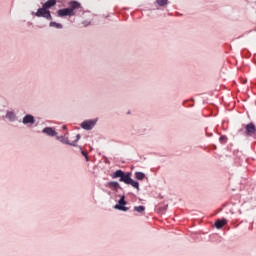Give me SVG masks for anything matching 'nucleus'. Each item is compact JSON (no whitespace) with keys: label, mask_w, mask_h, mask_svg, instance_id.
<instances>
[{"label":"nucleus","mask_w":256,"mask_h":256,"mask_svg":"<svg viewBox=\"0 0 256 256\" xmlns=\"http://www.w3.org/2000/svg\"><path fill=\"white\" fill-rule=\"evenodd\" d=\"M82 155H83L84 157H86V159H87V153H85V152L82 151Z\"/></svg>","instance_id":"nucleus-19"},{"label":"nucleus","mask_w":256,"mask_h":256,"mask_svg":"<svg viewBox=\"0 0 256 256\" xmlns=\"http://www.w3.org/2000/svg\"><path fill=\"white\" fill-rule=\"evenodd\" d=\"M135 178L138 181H143L145 179V174L143 172H136L135 173Z\"/></svg>","instance_id":"nucleus-12"},{"label":"nucleus","mask_w":256,"mask_h":256,"mask_svg":"<svg viewBox=\"0 0 256 256\" xmlns=\"http://www.w3.org/2000/svg\"><path fill=\"white\" fill-rule=\"evenodd\" d=\"M6 117H7V119H10V121L15 120V114L13 112H8Z\"/></svg>","instance_id":"nucleus-14"},{"label":"nucleus","mask_w":256,"mask_h":256,"mask_svg":"<svg viewBox=\"0 0 256 256\" xmlns=\"http://www.w3.org/2000/svg\"><path fill=\"white\" fill-rule=\"evenodd\" d=\"M51 27H56V29H63V24L57 22H50Z\"/></svg>","instance_id":"nucleus-13"},{"label":"nucleus","mask_w":256,"mask_h":256,"mask_svg":"<svg viewBox=\"0 0 256 256\" xmlns=\"http://www.w3.org/2000/svg\"><path fill=\"white\" fill-rule=\"evenodd\" d=\"M63 129H66V126H63Z\"/></svg>","instance_id":"nucleus-21"},{"label":"nucleus","mask_w":256,"mask_h":256,"mask_svg":"<svg viewBox=\"0 0 256 256\" xmlns=\"http://www.w3.org/2000/svg\"><path fill=\"white\" fill-rule=\"evenodd\" d=\"M23 123L24 125H27L29 123H31L33 125V123H35V118L31 115H26L24 118H23Z\"/></svg>","instance_id":"nucleus-10"},{"label":"nucleus","mask_w":256,"mask_h":256,"mask_svg":"<svg viewBox=\"0 0 256 256\" xmlns=\"http://www.w3.org/2000/svg\"><path fill=\"white\" fill-rule=\"evenodd\" d=\"M125 205H127V202H125V196H122L118 201V204L115 205V209H118L119 211H128V208L125 207Z\"/></svg>","instance_id":"nucleus-5"},{"label":"nucleus","mask_w":256,"mask_h":256,"mask_svg":"<svg viewBox=\"0 0 256 256\" xmlns=\"http://www.w3.org/2000/svg\"><path fill=\"white\" fill-rule=\"evenodd\" d=\"M112 179H119L121 183L131 185L132 187H134V189H137V191H139V182L131 179V173H125L122 170H117L113 173Z\"/></svg>","instance_id":"nucleus-1"},{"label":"nucleus","mask_w":256,"mask_h":256,"mask_svg":"<svg viewBox=\"0 0 256 256\" xmlns=\"http://www.w3.org/2000/svg\"><path fill=\"white\" fill-rule=\"evenodd\" d=\"M240 133H243V129L239 130Z\"/></svg>","instance_id":"nucleus-20"},{"label":"nucleus","mask_w":256,"mask_h":256,"mask_svg":"<svg viewBox=\"0 0 256 256\" xmlns=\"http://www.w3.org/2000/svg\"><path fill=\"white\" fill-rule=\"evenodd\" d=\"M134 211H137L138 213H143V211H145V206H136L134 208Z\"/></svg>","instance_id":"nucleus-15"},{"label":"nucleus","mask_w":256,"mask_h":256,"mask_svg":"<svg viewBox=\"0 0 256 256\" xmlns=\"http://www.w3.org/2000/svg\"><path fill=\"white\" fill-rule=\"evenodd\" d=\"M35 15H36V17H43L44 19H47L48 21L53 20V16H51V11L46 10L43 6H42V8H39L37 10Z\"/></svg>","instance_id":"nucleus-3"},{"label":"nucleus","mask_w":256,"mask_h":256,"mask_svg":"<svg viewBox=\"0 0 256 256\" xmlns=\"http://www.w3.org/2000/svg\"><path fill=\"white\" fill-rule=\"evenodd\" d=\"M69 8L58 10V17H75L77 11L81 10V3L77 1L69 2Z\"/></svg>","instance_id":"nucleus-2"},{"label":"nucleus","mask_w":256,"mask_h":256,"mask_svg":"<svg viewBox=\"0 0 256 256\" xmlns=\"http://www.w3.org/2000/svg\"><path fill=\"white\" fill-rule=\"evenodd\" d=\"M42 133H45L46 135H49L50 137H55L57 135V132L53 130L51 127H46L42 130Z\"/></svg>","instance_id":"nucleus-8"},{"label":"nucleus","mask_w":256,"mask_h":256,"mask_svg":"<svg viewBox=\"0 0 256 256\" xmlns=\"http://www.w3.org/2000/svg\"><path fill=\"white\" fill-rule=\"evenodd\" d=\"M225 225H227V220H225V219L216 220V222H215L216 229H223V227H225Z\"/></svg>","instance_id":"nucleus-9"},{"label":"nucleus","mask_w":256,"mask_h":256,"mask_svg":"<svg viewBox=\"0 0 256 256\" xmlns=\"http://www.w3.org/2000/svg\"><path fill=\"white\" fill-rule=\"evenodd\" d=\"M157 3L160 7H164V5H167V0H157Z\"/></svg>","instance_id":"nucleus-17"},{"label":"nucleus","mask_w":256,"mask_h":256,"mask_svg":"<svg viewBox=\"0 0 256 256\" xmlns=\"http://www.w3.org/2000/svg\"><path fill=\"white\" fill-rule=\"evenodd\" d=\"M219 141H220V143H222V144L227 143V136H221V137L219 138Z\"/></svg>","instance_id":"nucleus-18"},{"label":"nucleus","mask_w":256,"mask_h":256,"mask_svg":"<svg viewBox=\"0 0 256 256\" xmlns=\"http://www.w3.org/2000/svg\"><path fill=\"white\" fill-rule=\"evenodd\" d=\"M95 120H88V121H84L81 124L82 129H85L86 131H91V129H93V127H95Z\"/></svg>","instance_id":"nucleus-6"},{"label":"nucleus","mask_w":256,"mask_h":256,"mask_svg":"<svg viewBox=\"0 0 256 256\" xmlns=\"http://www.w3.org/2000/svg\"><path fill=\"white\" fill-rule=\"evenodd\" d=\"M57 5V0H48L43 4V8L49 11L51 7H55Z\"/></svg>","instance_id":"nucleus-7"},{"label":"nucleus","mask_w":256,"mask_h":256,"mask_svg":"<svg viewBox=\"0 0 256 256\" xmlns=\"http://www.w3.org/2000/svg\"><path fill=\"white\" fill-rule=\"evenodd\" d=\"M244 129H245L244 135H246V137H256L255 124L249 123V124L245 125Z\"/></svg>","instance_id":"nucleus-4"},{"label":"nucleus","mask_w":256,"mask_h":256,"mask_svg":"<svg viewBox=\"0 0 256 256\" xmlns=\"http://www.w3.org/2000/svg\"><path fill=\"white\" fill-rule=\"evenodd\" d=\"M109 187H112V189H119V184L117 182H109Z\"/></svg>","instance_id":"nucleus-16"},{"label":"nucleus","mask_w":256,"mask_h":256,"mask_svg":"<svg viewBox=\"0 0 256 256\" xmlns=\"http://www.w3.org/2000/svg\"><path fill=\"white\" fill-rule=\"evenodd\" d=\"M81 139V135L77 134L75 136V139L74 140H68L67 143L68 145H72L73 147H75V145L77 144V141H79Z\"/></svg>","instance_id":"nucleus-11"}]
</instances>
